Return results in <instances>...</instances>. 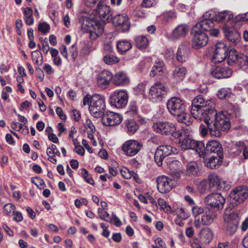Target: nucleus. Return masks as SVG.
<instances>
[{
	"label": "nucleus",
	"instance_id": "nucleus-1",
	"mask_svg": "<svg viewBox=\"0 0 248 248\" xmlns=\"http://www.w3.org/2000/svg\"><path fill=\"white\" fill-rule=\"evenodd\" d=\"M215 100H205L202 95L196 96L192 101L191 114L196 119H204V122L213 124L218 116Z\"/></svg>",
	"mask_w": 248,
	"mask_h": 248
},
{
	"label": "nucleus",
	"instance_id": "nucleus-2",
	"mask_svg": "<svg viewBox=\"0 0 248 248\" xmlns=\"http://www.w3.org/2000/svg\"><path fill=\"white\" fill-rule=\"evenodd\" d=\"M79 21L81 23V29L89 32V37L92 40L96 39L104 31V26L97 17L91 15L89 16H82Z\"/></svg>",
	"mask_w": 248,
	"mask_h": 248
},
{
	"label": "nucleus",
	"instance_id": "nucleus-3",
	"mask_svg": "<svg viewBox=\"0 0 248 248\" xmlns=\"http://www.w3.org/2000/svg\"><path fill=\"white\" fill-rule=\"evenodd\" d=\"M105 99L103 96L97 94L91 96L89 109L94 117H101L105 113Z\"/></svg>",
	"mask_w": 248,
	"mask_h": 248
},
{
	"label": "nucleus",
	"instance_id": "nucleus-4",
	"mask_svg": "<svg viewBox=\"0 0 248 248\" xmlns=\"http://www.w3.org/2000/svg\"><path fill=\"white\" fill-rule=\"evenodd\" d=\"M232 200L231 205L234 208L243 203L248 198V187L245 185H240L233 188L230 193Z\"/></svg>",
	"mask_w": 248,
	"mask_h": 248
},
{
	"label": "nucleus",
	"instance_id": "nucleus-5",
	"mask_svg": "<svg viewBox=\"0 0 248 248\" xmlns=\"http://www.w3.org/2000/svg\"><path fill=\"white\" fill-rule=\"evenodd\" d=\"M212 125L213 130L211 129V132L216 137H221L222 132L227 131L231 128L229 119L223 112L218 113V116Z\"/></svg>",
	"mask_w": 248,
	"mask_h": 248
},
{
	"label": "nucleus",
	"instance_id": "nucleus-6",
	"mask_svg": "<svg viewBox=\"0 0 248 248\" xmlns=\"http://www.w3.org/2000/svg\"><path fill=\"white\" fill-rule=\"evenodd\" d=\"M225 199L219 193H211L204 198V202L207 208L221 210L225 203Z\"/></svg>",
	"mask_w": 248,
	"mask_h": 248
},
{
	"label": "nucleus",
	"instance_id": "nucleus-7",
	"mask_svg": "<svg viewBox=\"0 0 248 248\" xmlns=\"http://www.w3.org/2000/svg\"><path fill=\"white\" fill-rule=\"evenodd\" d=\"M216 155L219 156H223V148L221 144L217 140L208 141L206 146L204 144L203 150L200 152L199 156L204 157L206 155Z\"/></svg>",
	"mask_w": 248,
	"mask_h": 248
},
{
	"label": "nucleus",
	"instance_id": "nucleus-8",
	"mask_svg": "<svg viewBox=\"0 0 248 248\" xmlns=\"http://www.w3.org/2000/svg\"><path fill=\"white\" fill-rule=\"evenodd\" d=\"M167 108L169 112L175 116L183 114L186 111L183 101L177 97H172L168 100Z\"/></svg>",
	"mask_w": 248,
	"mask_h": 248
},
{
	"label": "nucleus",
	"instance_id": "nucleus-9",
	"mask_svg": "<svg viewBox=\"0 0 248 248\" xmlns=\"http://www.w3.org/2000/svg\"><path fill=\"white\" fill-rule=\"evenodd\" d=\"M178 142L182 150H194L199 155L204 147L203 141L195 140L189 135H184V138Z\"/></svg>",
	"mask_w": 248,
	"mask_h": 248
},
{
	"label": "nucleus",
	"instance_id": "nucleus-10",
	"mask_svg": "<svg viewBox=\"0 0 248 248\" xmlns=\"http://www.w3.org/2000/svg\"><path fill=\"white\" fill-rule=\"evenodd\" d=\"M177 150L170 145L159 146L155 154V160L158 166H161L164 158L171 155L177 153Z\"/></svg>",
	"mask_w": 248,
	"mask_h": 248
},
{
	"label": "nucleus",
	"instance_id": "nucleus-11",
	"mask_svg": "<svg viewBox=\"0 0 248 248\" xmlns=\"http://www.w3.org/2000/svg\"><path fill=\"white\" fill-rule=\"evenodd\" d=\"M128 94L124 91H115L110 96L109 102L116 108H124L128 102Z\"/></svg>",
	"mask_w": 248,
	"mask_h": 248
},
{
	"label": "nucleus",
	"instance_id": "nucleus-12",
	"mask_svg": "<svg viewBox=\"0 0 248 248\" xmlns=\"http://www.w3.org/2000/svg\"><path fill=\"white\" fill-rule=\"evenodd\" d=\"M212 57V61L215 63H220L227 58L231 49L226 44L222 42L217 43Z\"/></svg>",
	"mask_w": 248,
	"mask_h": 248
},
{
	"label": "nucleus",
	"instance_id": "nucleus-13",
	"mask_svg": "<svg viewBox=\"0 0 248 248\" xmlns=\"http://www.w3.org/2000/svg\"><path fill=\"white\" fill-rule=\"evenodd\" d=\"M192 47L195 49H199L206 45L209 39L208 35L200 30L194 28L192 31Z\"/></svg>",
	"mask_w": 248,
	"mask_h": 248
},
{
	"label": "nucleus",
	"instance_id": "nucleus-14",
	"mask_svg": "<svg viewBox=\"0 0 248 248\" xmlns=\"http://www.w3.org/2000/svg\"><path fill=\"white\" fill-rule=\"evenodd\" d=\"M167 93L164 85L160 82H157L151 87L149 97L153 101L160 102L167 94Z\"/></svg>",
	"mask_w": 248,
	"mask_h": 248
},
{
	"label": "nucleus",
	"instance_id": "nucleus-15",
	"mask_svg": "<svg viewBox=\"0 0 248 248\" xmlns=\"http://www.w3.org/2000/svg\"><path fill=\"white\" fill-rule=\"evenodd\" d=\"M101 117L103 124L107 126H113L118 125L123 120L122 115L112 111H106Z\"/></svg>",
	"mask_w": 248,
	"mask_h": 248
},
{
	"label": "nucleus",
	"instance_id": "nucleus-16",
	"mask_svg": "<svg viewBox=\"0 0 248 248\" xmlns=\"http://www.w3.org/2000/svg\"><path fill=\"white\" fill-rule=\"evenodd\" d=\"M214 26L215 24L213 21L202 19L196 25L194 28L203 32H209L211 36L217 37L219 33V31L214 28Z\"/></svg>",
	"mask_w": 248,
	"mask_h": 248
},
{
	"label": "nucleus",
	"instance_id": "nucleus-17",
	"mask_svg": "<svg viewBox=\"0 0 248 248\" xmlns=\"http://www.w3.org/2000/svg\"><path fill=\"white\" fill-rule=\"evenodd\" d=\"M157 188L161 193L169 192L175 186L174 181L171 178L166 176H158L156 179Z\"/></svg>",
	"mask_w": 248,
	"mask_h": 248
},
{
	"label": "nucleus",
	"instance_id": "nucleus-18",
	"mask_svg": "<svg viewBox=\"0 0 248 248\" xmlns=\"http://www.w3.org/2000/svg\"><path fill=\"white\" fill-rule=\"evenodd\" d=\"M142 147V144L135 140L126 141L122 146V150L126 155L132 156L136 155Z\"/></svg>",
	"mask_w": 248,
	"mask_h": 248
},
{
	"label": "nucleus",
	"instance_id": "nucleus-19",
	"mask_svg": "<svg viewBox=\"0 0 248 248\" xmlns=\"http://www.w3.org/2000/svg\"><path fill=\"white\" fill-rule=\"evenodd\" d=\"M153 128L161 135H169L176 130L174 124L169 122H158L153 124Z\"/></svg>",
	"mask_w": 248,
	"mask_h": 248
},
{
	"label": "nucleus",
	"instance_id": "nucleus-20",
	"mask_svg": "<svg viewBox=\"0 0 248 248\" xmlns=\"http://www.w3.org/2000/svg\"><path fill=\"white\" fill-rule=\"evenodd\" d=\"M190 53L189 43L187 41L183 42L178 48L176 59L178 62L184 63L188 59Z\"/></svg>",
	"mask_w": 248,
	"mask_h": 248
},
{
	"label": "nucleus",
	"instance_id": "nucleus-21",
	"mask_svg": "<svg viewBox=\"0 0 248 248\" xmlns=\"http://www.w3.org/2000/svg\"><path fill=\"white\" fill-rule=\"evenodd\" d=\"M96 12L98 14L99 18L104 22H109L112 19V13L110 7L99 1L96 8Z\"/></svg>",
	"mask_w": 248,
	"mask_h": 248
},
{
	"label": "nucleus",
	"instance_id": "nucleus-22",
	"mask_svg": "<svg viewBox=\"0 0 248 248\" xmlns=\"http://www.w3.org/2000/svg\"><path fill=\"white\" fill-rule=\"evenodd\" d=\"M114 26L119 28L124 32L129 29L130 24L127 16L126 14H119L112 18L111 20Z\"/></svg>",
	"mask_w": 248,
	"mask_h": 248
},
{
	"label": "nucleus",
	"instance_id": "nucleus-23",
	"mask_svg": "<svg viewBox=\"0 0 248 248\" xmlns=\"http://www.w3.org/2000/svg\"><path fill=\"white\" fill-rule=\"evenodd\" d=\"M224 220L226 221V233L230 235L233 234L236 232L238 227L239 221L237 217H235L234 215H226L224 217Z\"/></svg>",
	"mask_w": 248,
	"mask_h": 248
},
{
	"label": "nucleus",
	"instance_id": "nucleus-24",
	"mask_svg": "<svg viewBox=\"0 0 248 248\" xmlns=\"http://www.w3.org/2000/svg\"><path fill=\"white\" fill-rule=\"evenodd\" d=\"M223 30L225 38L232 44L236 45L240 41V34L235 29L224 26Z\"/></svg>",
	"mask_w": 248,
	"mask_h": 248
},
{
	"label": "nucleus",
	"instance_id": "nucleus-25",
	"mask_svg": "<svg viewBox=\"0 0 248 248\" xmlns=\"http://www.w3.org/2000/svg\"><path fill=\"white\" fill-rule=\"evenodd\" d=\"M211 75L217 79L228 78L232 75V70L228 67L217 66L211 71Z\"/></svg>",
	"mask_w": 248,
	"mask_h": 248
},
{
	"label": "nucleus",
	"instance_id": "nucleus-26",
	"mask_svg": "<svg viewBox=\"0 0 248 248\" xmlns=\"http://www.w3.org/2000/svg\"><path fill=\"white\" fill-rule=\"evenodd\" d=\"M113 78L112 74L108 70H104L97 76L98 85L102 88H106Z\"/></svg>",
	"mask_w": 248,
	"mask_h": 248
},
{
	"label": "nucleus",
	"instance_id": "nucleus-27",
	"mask_svg": "<svg viewBox=\"0 0 248 248\" xmlns=\"http://www.w3.org/2000/svg\"><path fill=\"white\" fill-rule=\"evenodd\" d=\"M208 180L209 188L213 190H218L225 188V183L224 182L222 183L217 174H210L208 176Z\"/></svg>",
	"mask_w": 248,
	"mask_h": 248
},
{
	"label": "nucleus",
	"instance_id": "nucleus-28",
	"mask_svg": "<svg viewBox=\"0 0 248 248\" xmlns=\"http://www.w3.org/2000/svg\"><path fill=\"white\" fill-rule=\"evenodd\" d=\"M208 156L209 157L205 158L204 162L205 166L208 168L216 169L220 166L223 161V156H219V155H212Z\"/></svg>",
	"mask_w": 248,
	"mask_h": 248
},
{
	"label": "nucleus",
	"instance_id": "nucleus-29",
	"mask_svg": "<svg viewBox=\"0 0 248 248\" xmlns=\"http://www.w3.org/2000/svg\"><path fill=\"white\" fill-rule=\"evenodd\" d=\"M187 73L186 68L182 65H175L171 74L173 78L177 81H182Z\"/></svg>",
	"mask_w": 248,
	"mask_h": 248
},
{
	"label": "nucleus",
	"instance_id": "nucleus-30",
	"mask_svg": "<svg viewBox=\"0 0 248 248\" xmlns=\"http://www.w3.org/2000/svg\"><path fill=\"white\" fill-rule=\"evenodd\" d=\"M189 27L186 24H181L177 26L173 31L172 37L173 39H178L185 37L188 32Z\"/></svg>",
	"mask_w": 248,
	"mask_h": 248
},
{
	"label": "nucleus",
	"instance_id": "nucleus-31",
	"mask_svg": "<svg viewBox=\"0 0 248 248\" xmlns=\"http://www.w3.org/2000/svg\"><path fill=\"white\" fill-rule=\"evenodd\" d=\"M200 239L201 243L208 244L210 243L213 238V233L209 228L202 229L199 232Z\"/></svg>",
	"mask_w": 248,
	"mask_h": 248
},
{
	"label": "nucleus",
	"instance_id": "nucleus-32",
	"mask_svg": "<svg viewBox=\"0 0 248 248\" xmlns=\"http://www.w3.org/2000/svg\"><path fill=\"white\" fill-rule=\"evenodd\" d=\"M217 217V213L213 209H209L205 211L202 217V222L203 225H209L212 224Z\"/></svg>",
	"mask_w": 248,
	"mask_h": 248
},
{
	"label": "nucleus",
	"instance_id": "nucleus-33",
	"mask_svg": "<svg viewBox=\"0 0 248 248\" xmlns=\"http://www.w3.org/2000/svg\"><path fill=\"white\" fill-rule=\"evenodd\" d=\"M112 83L116 85H125L129 83V79L123 72H120L115 74L112 79Z\"/></svg>",
	"mask_w": 248,
	"mask_h": 248
},
{
	"label": "nucleus",
	"instance_id": "nucleus-34",
	"mask_svg": "<svg viewBox=\"0 0 248 248\" xmlns=\"http://www.w3.org/2000/svg\"><path fill=\"white\" fill-rule=\"evenodd\" d=\"M181 162L178 160H173L169 164L170 169V173L175 178H179L180 176V172L181 171Z\"/></svg>",
	"mask_w": 248,
	"mask_h": 248
},
{
	"label": "nucleus",
	"instance_id": "nucleus-35",
	"mask_svg": "<svg viewBox=\"0 0 248 248\" xmlns=\"http://www.w3.org/2000/svg\"><path fill=\"white\" fill-rule=\"evenodd\" d=\"M164 65L163 61H159L155 62L150 73V77H154L161 75L164 72Z\"/></svg>",
	"mask_w": 248,
	"mask_h": 248
},
{
	"label": "nucleus",
	"instance_id": "nucleus-36",
	"mask_svg": "<svg viewBox=\"0 0 248 248\" xmlns=\"http://www.w3.org/2000/svg\"><path fill=\"white\" fill-rule=\"evenodd\" d=\"M233 15L231 12L229 11H224L218 12L216 14L215 21L219 22H225L229 21L233 18Z\"/></svg>",
	"mask_w": 248,
	"mask_h": 248
},
{
	"label": "nucleus",
	"instance_id": "nucleus-37",
	"mask_svg": "<svg viewBox=\"0 0 248 248\" xmlns=\"http://www.w3.org/2000/svg\"><path fill=\"white\" fill-rule=\"evenodd\" d=\"M135 44L137 47L140 49H144L148 46L149 40L144 36H138L134 38Z\"/></svg>",
	"mask_w": 248,
	"mask_h": 248
},
{
	"label": "nucleus",
	"instance_id": "nucleus-38",
	"mask_svg": "<svg viewBox=\"0 0 248 248\" xmlns=\"http://www.w3.org/2000/svg\"><path fill=\"white\" fill-rule=\"evenodd\" d=\"M132 46V44L125 40L119 41L117 43V47L119 52L123 54L129 50Z\"/></svg>",
	"mask_w": 248,
	"mask_h": 248
},
{
	"label": "nucleus",
	"instance_id": "nucleus-39",
	"mask_svg": "<svg viewBox=\"0 0 248 248\" xmlns=\"http://www.w3.org/2000/svg\"><path fill=\"white\" fill-rule=\"evenodd\" d=\"M233 95L230 88H222L218 91L217 93V97L220 99L228 100L232 97Z\"/></svg>",
	"mask_w": 248,
	"mask_h": 248
},
{
	"label": "nucleus",
	"instance_id": "nucleus-40",
	"mask_svg": "<svg viewBox=\"0 0 248 248\" xmlns=\"http://www.w3.org/2000/svg\"><path fill=\"white\" fill-rule=\"evenodd\" d=\"M125 124L126 126L127 133L129 134L132 135L134 134L139 129L138 124L133 120H127Z\"/></svg>",
	"mask_w": 248,
	"mask_h": 248
},
{
	"label": "nucleus",
	"instance_id": "nucleus-41",
	"mask_svg": "<svg viewBox=\"0 0 248 248\" xmlns=\"http://www.w3.org/2000/svg\"><path fill=\"white\" fill-rule=\"evenodd\" d=\"M205 124H201L199 128V130L201 134L204 137L205 136L208 132L210 133V135L212 136H214V134H213L211 132V129L212 130V128H213L212 126V124H210L209 123L204 122Z\"/></svg>",
	"mask_w": 248,
	"mask_h": 248
},
{
	"label": "nucleus",
	"instance_id": "nucleus-42",
	"mask_svg": "<svg viewBox=\"0 0 248 248\" xmlns=\"http://www.w3.org/2000/svg\"><path fill=\"white\" fill-rule=\"evenodd\" d=\"M177 121L180 123H185L187 126L190 125L193 122L192 119L186 111L183 114L177 116Z\"/></svg>",
	"mask_w": 248,
	"mask_h": 248
},
{
	"label": "nucleus",
	"instance_id": "nucleus-43",
	"mask_svg": "<svg viewBox=\"0 0 248 248\" xmlns=\"http://www.w3.org/2000/svg\"><path fill=\"white\" fill-rule=\"evenodd\" d=\"M199 168L198 165L196 162H190L186 166V171L189 174L195 175L197 174Z\"/></svg>",
	"mask_w": 248,
	"mask_h": 248
},
{
	"label": "nucleus",
	"instance_id": "nucleus-44",
	"mask_svg": "<svg viewBox=\"0 0 248 248\" xmlns=\"http://www.w3.org/2000/svg\"><path fill=\"white\" fill-rule=\"evenodd\" d=\"M227 58V63L229 65H232L234 63H237L238 57L236 54L235 50L231 48Z\"/></svg>",
	"mask_w": 248,
	"mask_h": 248
},
{
	"label": "nucleus",
	"instance_id": "nucleus-45",
	"mask_svg": "<svg viewBox=\"0 0 248 248\" xmlns=\"http://www.w3.org/2000/svg\"><path fill=\"white\" fill-rule=\"evenodd\" d=\"M237 64L242 70H246L248 68V56L242 55L239 56Z\"/></svg>",
	"mask_w": 248,
	"mask_h": 248
},
{
	"label": "nucleus",
	"instance_id": "nucleus-46",
	"mask_svg": "<svg viewBox=\"0 0 248 248\" xmlns=\"http://www.w3.org/2000/svg\"><path fill=\"white\" fill-rule=\"evenodd\" d=\"M198 188L201 193H205L210 189L208 181L205 179L201 181L198 186Z\"/></svg>",
	"mask_w": 248,
	"mask_h": 248
},
{
	"label": "nucleus",
	"instance_id": "nucleus-47",
	"mask_svg": "<svg viewBox=\"0 0 248 248\" xmlns=\"http://www.w3.org/2000/svg\"><path fill=\"white\" fill-rule=\"evenodd\" d=\"M104 62L108 64H112L116 63L119 62V59L117 57L113 55H106L104 57Z\"/></svg>",
	"mask_w": 248,
	"mask_h": 248
},
{
	"label": "nucleus",
	"instance_id": "nucleus-48",
	"mask_svg": "<svg viewBox=\"0 0 248 248\" xmlns=\"http://www.w3.org/2000/svg\"><path fill=\"white\" fill-rule=\"evenodd\" d=\"M46 154L47 155H50L53 156H60V152L57 148V147L54 144H51V147H48L46 149Z\"/></svg>",
	"mask_w": 248,
	"mask_h": 248
},
{
	"label": "nucleus",
	"instance_id": "nucleus-49",
	"mask_svg": "<svg viewBox=\"0 0 248 248\" xmlns=\"http://www.w3.org/2000/svg\"><path fill=\"white\" fill-rule=\"evenodd\" d=\"M92 50V45L90 44H86L84 45L80 51L79 55L82 57L88 56Z\"/></svg>",
	"mask_w": 248,
	"mask_h": 248
},
{
	"label": "nucleus",
	"instance_id": "nucleus-50",
	"mask_svg": "<svg viewBox=\"0 0 248 248\" xmlns=\"http://www.w3.org/2000/svg\"><path fill=\"white\" fill-rule=\"evenodd\" d=\"M81 174L87 183L91 185H93L94 184L93 179L90 175L89 172L85 169L83 168L82 169Z\"/></svg>",
	"mask_w": 248,
	"mask_h": 248
},
{
	"label": "nucleus",
	"instance_id": "nucleus-51",
	"mask_svg": "<svg viewBox=\"0 0 248 248\" xmlns=\"http://www.w3.org/2000/svg\"><path fill=\"white\" fill-rule=\"evenodd\" d=\"M171 138H173L176 140H180L184 138V135H186L184 132L182 130H175L170 133Z\"/></svg>",
	"mask_w": 248,
	"mask_h": 248
},
{
	"label": "nucleus",
	"instance_id": "nucleus-52",
	"mask_svg": "<svg viewBox=\"0 0 248 248\" xmlns=\"http://www.w3.org/2000/svg\"><path fill=\"white\" fill-rule=\"evenodd\" d=\"M38 30L39 31L42 32L44 33H46L49 31L50 27L48 24L45 22H43L39 24Z\"/></svg>",
	"mask_w": 248,
	"mask_h": 248
},
{
	"label": "nucleus",
	"instance_id": "nucleus-53",
	"mask_svg": "<svg viewBox=\"0 0 248 248\" xmlns=\"http://www.w3.org/2000/svg\"><path fill=\"white\" fill-rule=\"evenodd\" d=\"M216 14V13L212 11L206 12L202 16L203 20H209L214 22V21H215Z\"/></svg>",
	"mask_w": 248,
	"mask_h": 248
},
{
	"label": "nucleus",
	"instance_id": "nucleus-54",
	"mask_svg": "<svg viewBox=\"0 0 248 248\" xmlns=\"http://www.w3.org/2000/svg\"><path fill=\"white\" fill-rule=\"evenodd\" d=\"M176 212L179 217L183 219H186L188 217V214L185 208H178Z\"/></svg>",
	"mask_w": 248,
	"mask_h": 248
},
{
	"label": "nucleus",
	"instance_id": "nucleus-55",
	"mask_svg": "<svg viewBox=\"0 0 248 248\" xmlns=\"http://www.w3.org/2000/svg\"><path fill=\"white\" fill-rule=\"evenodd\" d=\"M234 20L236 22L240 21H248V12L245 14H239L236 16Z\"/></svg>",
	"mask_w": 248,
	"mask_h": 248
},
{
	"label": "nucleus",
	"instance_id": "nucleus-56",
	"mask_svg": "<svg viewBox=\"0 0 248 248\" xmlns=\"http://www.w3.org/2000/svg\"><path fill=\"white\" fill-rule=\"evenodd\" d=\"M192 212L193 215L195 217L198 216L200 214L204 213V209L202 207L198 206H194L192 208Z\"/></svg>",
	"mask_w": 248,
	"mask_h": 248
},
{
	"label": "nucleus",
	"instance_id": "nucleus-57",
	"mask_svg": "<svg viewBox=\"0 0 248 248\" xmlns=\"http://www.w3.org/2000/svg\"><path fill=\"white\" fill-rule=\"evenodd\" d=\"M70 53L71 54L72 59L74 61L78 55V49L76 44L73 45L70 48Z\"/></svg>",
	"mask_w": 248,
	"mask_h": 248
},
{
	"label": "nucleus",
	"instance_id": "nucleus-58",
	"mask_svg": "<svg viewBox=\"0 0 248 248\" xmlns=\"http://www.w3.org/2000/svg\"><path fill=\"white\" fill-rule=\"evenodd\" d=\"M15 209V205L11 203L6 204L3 207L4 212L8 215Z\"/></svg>",
	"mask_w": 248,
	"mask_h": 248
},
{
	"label": "nucleus",
	"instance_id": "nucleus-59",
	"mask_svg": "<svg viewBox=\"0 0 248 248\" xmlns=\"http://www.w3.org/2000/svg\"><path fill=\"white\" fill-rule=\"evenodd\" d=\"M39 57L37 51H33L31 53V58L33 61H34L37 65H41L43 63V58L41 59V62L39 63L38 58Z\"/></svg>",
	"mask_w": 248,
	"mask_h": 248
},
{
	"label": "nucleus",
	"instance_id": "nucleus-60",
	"mask_svg": "<svg viewBox=\"0 0 248 248\" xmlns=\"http://www.w3.org/2000/svg\"><path fill=\"white\" fill-rule=\"evenodd\" d=\"M121 173L122 176L125 179H128L132 177L131 171H130L127 168H124L121 170Z\"/></svg>",
	"mask_w": 248,
	"mask_h": 248
},
{
	"label": "nucleus",
	"instance_id": "nucleus-61",
	"mask_svg": "<svg viewBox=\"0 0 248 248\" xmlns=\"http://www.w3.org/2000/svg\"><path fill=\"white\" fill-rule=\"evenodd\" d=\"M32 182L36 185L40 189L44 188L45 183L43 179L40 178H35L34 180H32Z\"/></svg>",
	"mask_w": 248,
	"mask_h": 248
},
{
	"label": "nucleus",
	"instance_id": "nucleus-62",
	"mask_svg": "<svg viewBox=\"0 0 248 248\" xmlns=\"http://www.w3.org/2000/svg\"><path fill=\"white\" fill-rule=\"evenodd\" d=\"M158 0H143L142 2V6L150 7L156 3Z\"/></svg>",
	"mask_w": 248,
	"mask_h": 248
},
{
	"label": "nucleus",
	"instance_id": "nucleus-63",
	"mask_svg": "<svg viewBox=\"0 0 248 248\" xmlns=\"http://www.w3.org/2000/svg\"><path fill=\"white\" fill-rule=\"evenodd\" d=\"M14 218L13 219L16 222H21L22 221L23 217L22 214L19 211H13Z\"/></svg>",
	"mask_w": 248,
	"mask_h": 248
},
{
	"label": "nucleus",
	"instance_id": "nucleus-64",
	"mask_svg": "<svg viewBox=\"0 0 248 248\" xmlns=\"http://www.w3.org/2000/svg\"><path fill=\"white\" fill-rule=\"evenodd\" d=\"M239 150L242 152L243 156L245 159H248V146H246L242 144V146L240 147Z\"/></svg>",
	"mask_w": 248,
	"mask_h": 248
}]
</instances>
